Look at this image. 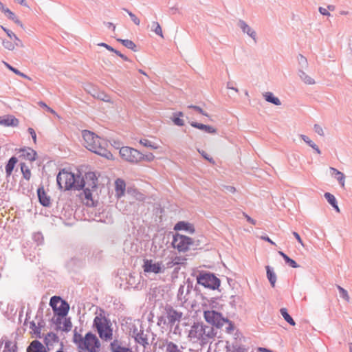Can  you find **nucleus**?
Listing matches in <instances>:
<instances>
[{
	"label": "nucleus",
	"instance_id": "nucleus-1",
	"mask_svg": "<svg viewBox=\"0 0 352 352\" xmlns=\"http://www.w3.org/2000/svg\"><path fill=\"white\" fill-rule=\"evenodd\" d=\"M216 336L217 331L213 327L204 324L202 322H195L190 327L188 338L194 343L200 341L206 344Z\"/></svg>",
	"mask_w": 352,
	"mask_h": 352
},
{
	"label": "nucleus",
	"instance_id": "nucleus-2",
	"mask_svg": "<svg viewBox=\"0 0 352 352\" xmlns=\"http://www.w3.org/2000/svg\"><path fill=\"white\" fill-rule=\"evenodd\" d=\"M97 186L98 177L94 172H88L85 173V177H80V180H78L77 190H83L82 194L85 199L86 200L85 204L87 206H96V204L92 197V192L96 190Z\"/></svg>",
	"mask_w": 352,
	"mask_h": 352
},
{
	"label": "nucleus",
	"instance_id": "nucleus-3",
	"mask_svg": "<svg viewBox=\"0 0 352 352\" xmlns=\"http://www.w3.org/2000/svg\"><path fill=\"white\" fill-rule=\"evenodd\" d=\"M104 310L100 309V314L94 320L93 326L96 329L99 337L107 341L112 339L113 329L110 320L104 316Z\"/></svg>",
	"mask_w": 352,
	"mask_h": 352
},
{
	"label": "nucleus",
	"instance_id": "nucleus-4",
	"mask_svg": "<svg viewBox=\"0 0 352 352\" xmlns=\"http://www.w3.org/2000/svg\"><path fill=\"white\" fill-rule=\"evenodd\" d=\"M80 179V175H75L63 169L58 173L56 182L60 189H64L65 190H77V184H78Z\"/></svg>",
	"mask_w": 352,
	"mask_h": 352
},
{
	"label": "nucleus",
	"instance_id": "nucleus-5",
	"mask_svg": "<svg viewBox=\"0 0 352 352\" xmlns=\"http://www.w3.org/2000/svg\"><path fill=\"white\" fill-rule=\"evenodd\" d=\"M82 133L85 142V147L87 149L107 159L112 156L110 152H106L102 147L100 148V146H96L95 141H100V138L98 135L88 130L82 131Z\"/></svg>",
	"mask_w": 352,
	"mask_h": 352
},
{
	"label": "nucleus",
	"instance_id": "nucleus-6",
	"mask_svg": "<svg viewBox=\"0 0 352 352\" xmlns=\"http://www.w3.org/2000/svg\"><path fill=\"white\" fill-rule=\"evenodd\" d=\"M196 279L198 285L212 290L217 289L221 285L220 279L213 273L207 271L199 272Z\"/></svg>",
	"mask_w": 352,
	"mask_h": 352
},
{
	"label": "nucleus",
	"instance_id": "nucleus-7",
	"mask_svg": "<svg viewBox=\"0 0 352 352\" xmlns=\"http://www.w3.org/2000/svg\"><path fill=\"white\" fill-rule=\"evenodd\" d=\"M100 346V342L97 336L91 332H88L84 337L82 348L79 352H98Z\"/></svg>",
	"mask_w": 352,
	"mask_h": 352
},
{
	"label": "nucleus",
	"instance_id": "nucleus-8",
	"mask_svg": "<svg viewBox=\"0 0 352 352\" xmlns=\"http://www.w3.org/2000/svg\"><path fill=\"white\" fill-rule=\"evenodd\" d=\"M194 239L179 233L173 235L172 245L179 252H186L190 247H194Z\"/></svg>",
	"mask_w": 352,
	"mask_h": 352
},
{
	"label": "nucleus",
	"instance_id": "nucleus-9",
	"mask_svg": "<svg viewBox=\"0 0 352 352\" xmlns=\"http://www.w3.org/2000/svg\"><path fill=\"white\" fill-rule=\"evenodd\" d=\"M204 317L206 321L212 325L211 327H214L217 329H221L226 322L222 314L214 310L204 311Z\"/></svg>",
	"mask_w": 352,
	"mask_h": 352
},
{
	"label": "nucleus",
	"instance_id": "nucleus-10",
	"mask_svg": "<svg viewBox=\"0 0 352 352\" xmlns=\"http://www.w3.org/2000/svg\"><path fill=\"white\" fill-rule=\"evenodd\" d=\"M120 155L123 160L133 164L141 162V158L143 157L140 151L129 146L120 148Z\"/></svg>",
	"mask_w": 352,
	"mask_h": 352
},
{
	"label": "nucleus",
	"instance_id": "nucleus-11",
	"mask_svg": "<svg viewBox=\"0 0 352 352\" xmlns=\"http://www.w3.org/2000/svg\"><path fill=\"white\" fill-rule=\"evenodd\" d=\"M166 316L168 320V324L172 327L176 322H179L182 318L183 313L175 309L170 305L165 307Z\"/></svg>",
	"mask_w": 352,
	"mask_h": 352
},
{
	"label": "nucleus",
	"instance_id": "nucleus-12",
	"mask_svg": "<svg viewBox=\"0 0 352 352\" xmlns=\"http://www.w3.org/2000/svg\"><path fill=\"white\" fill-rule=\"evenodd\" d=\"M144 271L146 273L159 274L164 272V268L162 263H153L151 259H144Z\"/></svg>",
	"mask_w": 352,
	"mask_h": 352
},
{
	"label": "nucleus",
	"instance_id": "nucleus-13",
	"mask_svg": "<svg viewBox=\"0 0 352 352\" xmlns=\"http://www.w3.org/2000/svg\"><path fill=\"white\" fill-rule=\"evenodd\" d=\"M237 25L241 28L243 33L247 34L255 43H256V32L250 26H249L245 21L239 19L237 23Z\"/></svg>",
	"mask_w": 352,
	"mask_h": 352
},
{
	"label": "nucleus",
	"instance_id": "nucleus-14",
	"mask_svg": "<svg viewBox=\"0 0 352 352\" xmlns=\"http://www.w3.org/2000/svg\"><path fill=\"white\" fill-rule=\"evenodd\" d=\"M109 350L111 352H133L131 348L123 346L122 343L117 339L110 343Z\"/></svg>",
	"mask_w": 352,
	"mask_h": 352
},
{
	"label": "nucleus",
	"instance_id": "nucleus-15",
	"mask_svg": "<svg viewBox=\"0 0 352 352\" xmlns=\"http://www.w3.org/2000/svg\"><path fill=\"white\" fill-rule=\"evenodd\" d=\"M37 195L38 198L39 203L44 207H49L51 205L50 197L48 196L43 186H40L37 189Z\"/></svg>",
	"mask_w": 352,
	"mask_h": 352
},
{
	"label": "nucleus",
	"instance_id": "nucleus-16",
	"mask_svg": "<svg viewBox=\"0 0 352 352\" xmlns=\"http://www.w3.org/2000/svg\"><path fill=\"white\" fill-rule=\"evenodd\" d=\"M174 230L176 231L185 230L190 234H193L195 232L194 226L184 221H178L174 226Z\"/></svg>",
	"mask_w": 352,
	"mask_h": 352
},
{
	"label": "nucleus",
	"instance_id": "nucleus-17",
	"mask_svg": "<svg viewBox=\"0 0 352 352\" xmlns=\"http://www.w3.org/2000/svg\"><path fill=\"white\" fill-rule=\"evenodd\" d=\"M69 310V305L65 300H63L58 307L55 308L53 311L54 315H59L60 317H65Z\"/></svg>",
	"mask_w": 352,
	"mask_h": 352
},
{
	"label": "nucleus",
	"instance_id": "nucleus-18",
	"mask_svg": "<svg viewBox=\"0 0 352 352\" xmlns=\"http://www.w3.org/2000/svg\"><path fill=\"white\" fill-rule=\"evenodd\" d=\"M27 352H48L38 340H33L27 348Z\"/></svg>",
	"mask_w": 352,
	"mask_h": 352
},
{
	"label": "nucleus",
	"instance_id": "nucleus-19",
	"mask_svg": "<svg viewBox=\"0 0 352 352\" xmlns=\"http://www.w3.org/2000/svg\"><path fill=\"white\" fill-rule=\"evenodd\" d=\"M19 124V120L12 116L0 117V125L5 126H16Z\"/></svg>",
	"mask_w": 352,
	"mask_h": 352
},
{
	"label": "nucleus",
	"instance_id": "nucleus-20",
	"mask_svg": "<svg viewBox=\"0 0 352 352\" xmlns=\"http://www.w3.org/2000/svg\"><path fill=\"white\" fill-rule=\"evenodd\" d=\"M19 152L21 153V156L26 160L32 162L36 160V152L30 148H21Z\"/></svg>",
	"mask_w": 352,
	"mask_h": 352
},
{
	"label": "nucleus",
	"instance_id": "nucleus-21",
	"mask_svg": "<svg viewBox=\"0 0 352 352\" xmlns=\"http://www.w3.org/2000/svg\"><path fill=\"white\" fill-rule=\"evenodd\" d=\"M59 342V338L58 336L53 333L49 332L44 337V344L47 347L48 350H50V346H52L54 343H57Z\"/></svg>",
	"mask_w": 352,
	"mask_h": 352
},
{
	"label": "nucleus",
	"instance_id": "nucleus-22",
	"mask_svg": "<svg viewBox=\"0 0 352 352\" xmlns=\"http://www.w3.org/2000/svg\"><path fill=\"white\" fill-rule=\"evenodd\" d=\"M330 172L331 175L336 179V180L338 182V183L341 185L342 187L344 186V179L345 176L344 175L340 172V170H337L335 168L330 167Z\"/></svg>",
	"mask_w": 352,
	"mask_h": 352
},
{
	"label": "nucleus",
	"instance_id": "nucleus-23",
	"mask_svg": "<svg viewBox=\"0 0 352 352\" xmlns=\"http://www.w3.org/2000/svg\"><path fill=\"white\" fill-rule=\"evenodd\" d=\"M115 186L117 196L120 197L124 195L126 187L124 181L121 179H117L115 182Z\"/></svg>",
	"mask_w": 352,
	"mask_h": 352
},
{
	"label": "nucleus",
	"instance_id": "nucleus-24",
	"mask_svg": "<svg viewBox=\"0 0 352 352\" xmlns=\"http://www.w3.org/2000/svg\"><path fill=\"white\" fill-rule=\"evenodd\" d=\"M135 340L136 342L143 346L144 347H146L149 344L148 342V336L147 334L144 333V331L142 329L140 330L139 334H136Z\"/></svg>",
	"mask_w": 352,
	"mask_h": 352
},
{
	"label": "nucleus",
	"instance_id": "nucleus-25",
	"mask_svg": "<svg viewBox=\"0 0 352 352\" xmlns=\"http://www.w3.org/2000/svg\"><path fill=\"white\" fill-rule=\"evenodd\" d=\"M267 279L272 287H275L276 282V275L273 270V268L269 265L265 267Z\"/></svg>",
	"mask_w": 352,
	"mask_h": 352
},
{
	"label": "nucleus",
	"instance_id": "nucleus-26",
	"mask_svg": "<svg viewBox=\"0 0 352 352\" xmlns=\"http://www.w3.org/2000/svg\"><path fill=\"white\" fill-rule=\"evenodd\" d=\"M17 161V158L14 156H12L9 159L6 165V173L7 177H10L11 175Z\"/></svg>",
	"mask_w": 352,
	"mask_h": 352
},
{
	"label": "nucleus",
	"instance_id": "nucleus-27",
	"mask_svg": "<svg viewBox=\"0 0 352 352\" xmlns=\"http://www.w3.org/2000/svg\"><path fill=\"white\" fill-rule=\"evenodd\" d=\"M298 74L300 78L307 85H314L316 83L314 79L307 75L303 70L298 69Z\"/></svg>",
	"mask_w": 352,
	"mask_h": 352
},
{
	"label": "nucleus",
	"instance_id": "nucleus-28",
	"mask_svg": "<svg viewBox=\"0 0 352 352\" xmlns=\"http://www.w3.org/2000/svg\"><path fill=\"white\" fill-rule=\"evenodd\" d=\"M263 96H264L265 100L268 102H270V103H272L274 105H277V106L281 104V102H280V100H279V98L274 96V95L272 92H265L263 94Z\"/></svg>",
	"mask_w": 352,
	"mask_h": 352
},
{
	"label": "nucleus",
	"instance_id": "nucleus-29",
	"mask_svg": "<svg viewBox=\"0 0 352 352\" xmlns=\"http://www.w3.org/2000/svg\"><path fill=\"white\" fill-rule=\"evenodd\" d=\"M91 95L93 96V97H94L97 99H99L100 100H102L104 102H111L110 96H108L107 94H106L103 91H100L94 89L93 93H91Z\"/></svg>",
	"mask_w": 352,
	"mask_h": 352
},
{
	"label": "nucleus",
	"instance_id": "nucleus-30",
	"mask_svg": "<svg viewBox=\"0 0 352 352\" xmlns=\"http://www.w3.org/2000/svg\"><path fill=\"white\" fill-rule=\"evenodd\" d=\"M1 28L11 39H14L16 46L23 47L22 41L16 36L14 33H13L11 30L4 28L2 25L1 26Z\"/></svg>",
	"mask_w": 352,
	"mask_h": 352
},
{
	"label": "nucleus",
	"instance_id": "nucleus-31",
	"mask_svg": "<svg viewBox=\"0 0 352 352\" xmlns=\"http://www.w3.org/2000/svg\"><path fill=\"white\" fill-rule=\"evenodd\" d=\"M278 254L283 257L286 264H287L289 266L293 267V268H298L299 267V265L297 264V263L290 257H289L286 254H285L282 251H278Z\"/></svg>",
	"mask_w": 352,
	"mask_h": 352
},
{
	"label": "nucleus",
	"instance_id": "nucleus-32",
	"mask_svg": "<svg viewBox=\"0 0 352 352\" xmlns=\"http://www.w3.org/2000/svg\"><path fill=\"white\" fill-rule=\"evenodd\" d=\"M117 41L120 43H121L125 47L130 49L133 50V52H137L138 48L137 45L135 44V43L131 40L129 39H121L118 38Z\"/></svg>",
	"mask_w": 352,
	"mask_h": 352
},
{
	"label": "nucleus",
	"instance_id": "nucleus-33",
	"mask_svg": "<svg viewBox=\"0 0 352 352\" xmlns=\"http://www.w3.org/2000/svg\"><path fill=\"white\" fill-rule=\"evenodd\" d=\"M280 313L285 319L286 322H287L292 326H294L296 322L292 317L289 314L287 309L286 308H281L280 309Z\"/></svg>",
	"mask_w": 352,
	"mask_h": 352
},
{
	"label": "nucleus",
	"instance_id": "nucleus-34",
	"mask_svg": "<svg viewBox=\"0 0 352 352\" xmlns=\"http://www.w3.org/2000/svg\"><path fill=\"white\" fill-rule=\"evenodd\" d=\"M297 60L299 65L298 69H301L302 70L306 69L308 67V61L306 57H305L302 54H298L297 56Z\"/></svg>",
	"mask_w": 352,
	"mask_h": 352
},
{
	"label": "nucleus",
	"instance_id": "nucleus-35",
	"mask_svg": "<svg viewBox=\"0 0 352 352\" xmlns=\"http://www.w3.org/2000/svg\"><path fill=\"white\" fill-rule=\"evenodd\" d=\"M84 338L78 333L76 330H74L73 342L77 345L78 350L80 351L82 348V343L83 342Z\"/></svg>",
	"mask_w": 352,
	"mask_h": 352
},
{
	"label": "nucleus",
	"instance_id": "nucleus-36",
	"mask_svg": "<svg viewBox=\"0 0 352 352\" xmlns=\"http://www.w3.org/2000/svg\"><path fill=\"white\" fill-rule=\"evenodd\" d=\"M63 320H64V321L63 322V326L60 325V330L65 331V332H69L72 329V327L71 318H66V316H65Z\"/></svg>",
	"mask_w": 352,
	"mask_h": 352
},
{
	"label": "nucleus",
	"instance_id": "nucleus-37",
	"mask_svg": "<svg viewBox=\"0 0 352 352\" xmlns=\"http://www.w3.org/2000/svg\"><path fill=\"white\" fill-rule=\"evenodd\" d=\"M151 30L154 32L157 35L162 38H164L162 28L160 23L157 21H153L151 24Z\"/></svg>",
	"mask_w": 352,
	"mask_h": 352
},
{
	"label": "nucleus",
	"instance_id": "nucleus-38",
	"mask_svg": "<svg viewBox=\"0 0 352 352\" xmlns=\"http://www.w3.org/2000/svg\"><path fill=\"white\" fill-rule=\"evenodd\" d=\"M20 166L23 178L28 181L30 180L31 177V171L30 168L25 163H21Z\"/></svg>",
	"mask_w": 352,
	"mask_h": 352
},
{
	"label": "nucleus",
	"instance_id": "nucleus-39",
	"mask_svg": "<svg viewBox=\"0 0 352 352\" xmlns=\"http://www.w3.org/2000/svg\"><path fill=\"white\" fill-rule=\"evenodd\" d=\"M0 10L3 12L9 19H14L15 14L10 9L6 8L4 5L0 1Z\"/></svg>",
	"mask_w": 352,
	"mask_h": 352
},
{
	"label": "nucleus",
	"instance_id": "nucleus-40",
	"mask_svg": "<svg viewBox=\"0 0 352 352\" xmlns=\"http://www.w3.org/2000/svg\"><path fill=\"white\" fill-rule=\"evenodd\" d=\"M65 318V317H60L59 315H54L51 318L50 321L52 323L54 324L56 327V330L60 329V324H62V320Z\"/></svg>",
	"mask_w": 352,
	"mask_h": 352
},
{
	"label": "nucleus",
	"instance_id": "nucleus-41",
	"mask_svg": "<svg viewBox=\"0 0 352 352\" xmlns=\"http://www.w3.org/2000/svg\"><path fill=\"white\" fill-rule=\"evenodd\" d=\"M63 300L60 296H54L50 298V305L54 310L55 308L59 306L60 303Z\"/></svg>",
	"mask_w": 352,
	"mask_h": 352
},
{
	"label": "nucleus",
	"instance_id": "nucleus-42",
	"mask_svg": "<svg viewBox=\"0 0 352 352\" xmlns=\"http://www.w3.org/2000/svg\"><path fill=\"white\" fill-rule=\"evenodd\" d=\"M3 63H4V65H6V67L8 69H10L12 72H14L15 74L19 75V76L24 78H27V79L30 80V78L29 76H28L26 74L21 72L19 70H18L17 69L14 68V67H12L10 64H8V63H7L6 62H4V61H3Z\"/></svg>",
	"mask_w": 352,
	"mask_h": 352
},
{
	"label": "nucleus",
	"instance_id": "nucleus-43",
	"mask_svg": "<svg viewBox=\"0 0 352 352\" xmlns=\"http://www.w3.org/2000/svg\"><path fill=\"white\" fill-rule=\"evenodd\" d=\"M186 295V287L184 285H181L178 290L177 297L179 300H183L184 302H186L188 298Z\"/></svg>",
	"mask_w": 352,
	"mask_h": 352
},
{
	"label": "nucleus",
	"instance_id": "nucleus-44",
	"mask_svg": "<svg viewBox=\"0 0 352 352\" xmlns=\"http://www.w3.org/2000/svg\"><path fill=\"white\" fill-rule=\"evenodd\" d=\"M166 352H182L179 349L178 346L173 342H168L166 344Z\"/></svg>",
	"mask_w": 352,
	"mask_h": 352
},
{
	"label": "nucleus",
	"instance_id": "nucleus-45",
	"mask_svg": "<svg viewBox=\"0 0 352 352\" xmlns=\"http://www.w3.org/2000/svg\"><path fill=\"white\" fill-rule=\"evenodd\" d=\"M336 287L339 291L340 296L346 301L349 302L350 298L348 292L340 285H336Z\"/></svg>",
	"mask_w": 352,
	"mask_h": 352
},
{
	"label": "nucleus",
	"instance_id": "nucleus-46",
	"mask_svg": "<svg viewBox=\"0 0 352 352\" xmlns=\"http://www.w3.org/2000/svg\"><path fill=\"white\" fill-rule=\"evenodd\" d=\"M5 350L9 352H16L17 346L16 344H13L11 341H7L5 343Z\"/></svg>",
	"mask_w": 352,
	"mask_h": 352
},
{
	"label": "nucleus",
	"instance_id": "nucleus-47",
	"mask_svg": "<svg viewBox=\"0 0 352 352\" xmlns=\"http://www.w3.org/2000/svg\"><path fill=\"white\" fill-rule=\"evenodd\" d=\"M224 320H226L224 323L226 331L228 333H232L234 329V323L226 318H224Z\"/></svg>",
	"mask_w": 352,
	"mask_h": 352
},
{
	"label": "nucleus",
	"instance_id": "nucleus-48",
	"mask_svg": "<svg viewBox=\"0 0 352 352\" xmlns=\"http://www.w3.org/2000/svg\"><path fill=\"white\" fill-rule=\"evenodd\" d=\"M140 143L145 147L151 148L152 149L157 148V146L153 144L150 140L147 139H141Z\"/></svg>",
	"mask_w": 352,
	"mask_h": 352
},
{
	"label": "nucleus",
	"instance_id": "nucleus-49",
	"mask_svg": "<svg viewBox=\"0 0 352 352\" xmlns=\"http://www.w3.org/2000/svg\"><path fill=\"white\" fill-rule=\"evenodd\" d=\"M199 153L207 161H208L210 164H214L215 162L212 157H210L206 152L204 150H201L199 148L197 149Z\"/></svg>",
	"mask_w": 352,
	"mask_h": 352
},
{
	"label": "nucleus",
	"instance_id": "nucleus-50",
	"mask_svg": "<svg viewBox=\"0 0 352 352\" xmlns=\"http://www.w3.org/2000/svg\"><path fill=\"white\" fill-rule=\"evenodd\" d=\"M325 199L328 201V203L332 206V205L335 204L337 202V200L334 195L331 194L330 192H325L324 195Z\"/></svg>",
	"mask_w": 352,
	"mask_h": 352
},
{
	"label": "nucleus",
	"instance_id": "nucleus-51",
	"mask_svg": "<svg viewBox=\"0 0 352 352\" xmlns=\"http://www.w3.org/2000/svg\"><path fill=\"white\" fill-rule=\"evenodd\" d=\"M233 351L232 352H248V349H246L243 345L233 344H232Z\"/></svg>",
	"mask_w": 352,
	"mask_h": 352
},
{
	"label": "nucleus",
	"instance_id": "nucleus-52",
	"mask_svg": "<svg viewBox=\"0 0 352 352\" xmlns=\"http://www.w3.org/2000/svg\"><path fill=\"white\" fill-rule=\"evenodd\" d=\"M94 144H96V146H101L100 147H102L103 148V150H104L106 152H109L107 149V142L105 140L102 139L100 138V141H95Z\"/></svg>",
	"mask_w": 352,
	"mask_h": 352
},
{
	"label": "nucleus",
	"instance_id": "nucleus-53",
	"mask_svg": "<svg viewBox=\"0 0 352 352\" xmlns=\"http://www.w3.org/2000/svg\"><path fill=\"white\" fill-rule=\"evenodd\" d=\"M173 122L174 123V124L177 125V126H182L184 125V120L183 119H182L181 118H178V117H176V116H173L170 118Z\"/></svg>",
	"mask_w": 352,
	"mask_h": 352
},
{
	"label": "nucleus",
	"instance_id": "nucleus-54",
	"mask_svg": "<svg viewBox=\"0 0 352 352\" xmlns=\"http://www.w3.org/2000/svg\"><path fill=\"white\" fill-rule=\"evenodd\" d=\"M124 10H125L128 13L131 19L135 25H140V19L133 13H132L131 12H130L129 10H128L127 9H125V8H124Z\"/></svg>",
	"mask_w": 352,
	"mask_h": 352
},
{
	"label": "nucleus",
	"instance_id": "nucleus-55",
	"mask_svg": "<svg viewBox=\"0 0 352 352\" xmlns=\"http://www.w3.org/2000/svg\"><path fill=\"white\" fill-rule=\"evenodd\" d=\"M3 45L6 49H7L8 50H13L14 49V47L16 45H15V43H13L10 41L3 40Z\"/></svg>",
	"mask_w": 352,
	"mask_h": 352
},
{
	"label": "nucleus",
	"instance_id": "nucleus-56",
	"mask_svg": "<svg viewBox=\"0 0 352 352\" xmlns=\"http://www.w3.org/2000/svg\"><path fill=\"white\" fill-rule=\"evenodd\" d=\"M142 156L143 157L141 158V161L152 162L155 158V156L152 153H149L148 154L142 153Z\"/></svg>",
	"mask_w": 352,
	"mask_h": 352
},
{
	"label": "nucleus",
	"instance_id": "nucleus-57",
	"mask_svg": "<svg viewBox=\"0 0 352 352\" xmlns=\"http://www.w3.org/2000/svg\"><path fill=\"white\" fill-rule=\"evenodd\" d=\"M189 123H190V126H192V127L198 129L201 131L204 130V129L206 126V124H204L199 123V122H194V121L189 122Z\"/></svg>",
	"mask_w": 352,
	"mask_h": 352
},
{
	"label": "nucleus",
	"instance_id": "nucleus-58",
	"mask_svg": "<svg viewBox=\"0 0 352 352\" xmlns=\"http://www.w3.org/2000/svg\"><path fill=\"white\" fill-rule=\"evenodd\" d=\"M188 108L193 109L195 111H198L199 113L202 114L205 116H208V114L206 113L201 107L196 106V105H189Z\"/></svg>",
	"mask_w": 352,
	"mask_h": 352
},
{
	"label": "nucleus",
	"instance_id": "nucleus-59",
	"mask_svg": "<svg viewBox=\"0 0 352 352\" xmlns=\"http://www.w3.org/2000/svg\"><path fill=\"white\" fill-rule=\"evenodd\" d=\"M38 104L41 107L45 108L47 111L50 112L51 113L56 115L55 111H54L52 108L48 107L44 102L40 101Z\"/></svg>",
	"mask_w": 352,
	"mask_h": 352
},
{
	"label": "nucleus",
	"instance_id": "nucleus-60",
	"mask_svg": "<svg viewBox=\"0 0 352 352\" xmlns=\"http://www.w3.org/2000/svg\"><path fill=\"white\" fill-rule=\"evenodd\" d=\"M314 131L316 133H318L319 135H320V136L324 135V131H323L322 128L319 124H314Z\"/></svg>",
	"mask_w": 352,
	"mask_h": 352
},
{
	"label": "nucleus",
	"instance_id": "nucleus-61",
	"mask_svg": "<svg viewBox=\"0 0 352 352\" xmlns=\"http://www.w3.org/2000/svg\"><path fill=\"white\" fill-rule=\"evenodd\" d=\"M203 131L207 133H217V129L210 125H206Z\"/></svg>",
	"mask_w": 352,
	"mask_h": 352
},
{
	"label": "nucleus",
	"instance_id": "nucleus-62",
	"mask_svg": "<svg viewBox=\"0 0 352 352\" xmlns=\"http://www.w3.org/2000/svg\"><path fill=\"white\" fill-rule=\"evenodd\" d=\"M186 284L187 285L186 287V295H188L192 288V282L190 280V278H188L186 280Z\"/></svg>",
	"mask_w": 352,
	"mask_h": 352
},
{
	"label": "nucleus",
	"instance_id": "nucleus-63",
	"mask_svg": "<svg viewBox=\"0 0 352 352\" xmlns=\"http://www.w3.org/2000/svg\"><path fill=\"white\" fill-rule=\"evenodd\" d=\"M300 137L301 138V139L305 142H306L310 147H311V145H314L315 143L311 141L309 137H307V135H300Z\"/></svg>",
	"mask_w": 352,
	"mask_h": 352
},
{
	"label": "nucleus",
	"instance_id": "nucleus-64",
	"mask_svg": "<svg viewBox=\"0 0 352 352\" xmlns=\"http://www.w3.org/2000/svg\"><path fill=\"white\" fill-rule=\"evenodd\" d=\"M33 336L36 338H41L44 336V334L41 333V329H40V327H37L36 329L33 331Z\"/></svg>",
	"mask_w": 352,
	"mask_h": 352
}]
</instances>
